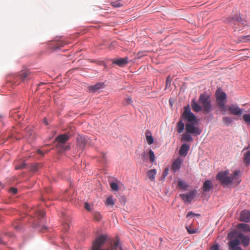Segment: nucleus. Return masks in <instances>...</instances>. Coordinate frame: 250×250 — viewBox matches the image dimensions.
<instances>
[{"label": "nucleus", "instance_id": "obj_6", "mask_svg": "<svg viewBox=\"0 0 250 250\" xmlns=\"http://www.w3.org/2000/svg\"><path fill=\"white\" fill-rule=\"evenodd\" d=\"M246 21L242 19V18L239 15H234L231 20L229 21V23L231 25H235L238 24V25H242L243 27L246 25Z\"/></svg>", "mask_w": 250, "mask_h": 250}, {"label": "nucleus", "instance_id": "obj_52", "mask_svg": "<svg viewBox=\"0 0 250 250\" xmlns=\"http://www.w3.org/2000/svg\"><path fill=\"white\" fill-rule=\"evenodd\" d=\"M60 46H61V43H59L58 45L57 46H55L54 47H53L52 49L54 50H56L59 48H60Z\"/></svg>", "mask_w": 250, "mask_h": 250}, {"label": "nucleus", "instance_id": "obj_28", "mask_svg": "<svg viewBox=\"0 0 250 250\" xmlns=\"http://www.w3.org/2000/svg\"><path fill=\"white\" fill-rule=\"evenodd\" d=\"M73 132L72 130L71 131H66L63 133V144L68 140L69 138L73 135Z\"/></svg>", "mask_w": 250, "mask_h": 250}, {"label": "nucleus", "instance_id": "obj_24", "mask_svg": "<svg viewBox=\"0 0 250 250\" xmlns=\"http://www.w3.org/2000/svg\"><path fill=\"white\" fill-rule=\"evenodd\" d=\"M238 229L245 232L250 231V226L244 223L239 224L238 225Z\"/></svg>", "mask_w": 250, "mask_h": 250}, {"label": "nucleus", "instance_id": "obj_4", "mask_svg": "<svg viewBox=\"0 0 250 250\" xmlns=\"http://www.w3.org/2000/svg\"><path fill=\"white\" fill-rule=\"evenodd\" d=\"M184 120L187 121L188 123L192 122H197L195 116L191 112L189 105L184 107V112L182 114L181 117Z\"/></svg>", "mask_w": 250, "mask_h": 250}, {"label": "nucleus", "instance_id": "obj_55", "mask_svg": "<svg viewBox=\"0 0 250 250\" xmlns=\"http://www.w3.org/2000/svg\"><path fill=\"white\" fill-rule=\"evenodd\" d=\"M44 123H45V124L46 125H48V123L47 122V121H46V119H44Z\"/></svg>", "mask_w": 250, "mask_h": 250}, {"label": "nucleus", "instance_id": "obj_36", "mask_svg": "<svg viewBox=\"0 0 250 250\" xmlns=\"http://www.w3.org/2000/svg\"><path fill=\"white\" fill-rule=\"evenodd\" d=\"M223 122L227 125H229L232 122V119L229 117H224L223 118Z\"/></svg>", "mask_w": 250, "mask_h": 250}, {"label": "nucleus", "instance_id": "obj_31", "mask_svg": "<svg viewBox=\"0 0 250 250\" xmlns=\"http://www.w3.org/2000/svg\"><path fill=\"white\" fill-rule=\"evenodd\" d=\"M103 86V84L101 83H97L94 85L89 87V90L93 92H96L97 90L101 88Z\"/></svg>", "mask_w": 250, "mask_h": 250}, {"label": "nucleus", "instance_id": "obj_8", "mask_svg": "<svg viewBox=\"0 0 250 250\" xmlns=\"http://www.w3.org/2000/svg\"><path fill=\"white\" fill-rule=\"evenodd\" d=\"M216 98L217 104L226 102L227 95L225 92H223L220 89H218L217 90L216 92Z\"/></svg>", "mask_w": 250, "mask_h": 250}, {"label": "nucleus", "instance_id": "obj_48", "mask_svg": "<svg viewBox=\"0 0 250 250\" xmlns=\"http://www.w3.org/2000/svg\"><path fill=\"white\" fill-rule=\"evenodd\" d=\"M70 148V146L68 144H66L64 143L63 144V151L69 150Z\"/></svg>", "mask_w": 250, "mask_h": 250}, {"label": "nucleus", "instance_id": "obj_34", "mask_svg": "<svg viewBox=\"0 0 250 250\" xmlns=\"http://www.w3.org/2000/svg\"><path fill=\"white\" fill-rule=\"evenodd\" d=\"M178 186L180 188L184 190H186L188 187V185L185 182L181 180L178 181Z\"/></svg>", "mask_w": 250, "mask_h": 250}, {"label": "nucleus", "instance_id": "obj_3", "mask_svg": "<svg viewBox=\"0 0 250 250\" xmlns=\"http://www.w3.org/2000/svg\"><path fill=\"white\" fill-rule=\"evenodd\" d=\"M199 102L202 105L204 112L208 113L211 111V105L209 95L204 93L201 94L199 96Z\"/></svg>", "mask_w": 250, "mask_h": 250}, {"label": "nucleus", "instance_id": "obj_47", "mask_svg": "<svg viewBox=\"0 0 250 250\" xmlns=\"http://www.w3.org/2000/svg\"><path fill=\"white\" fill-rule=\"evenodd\" d=\"M10 192L13 194H15L17 192V189L15 188H11L9 190Z\"/></svg>", "mask_w": 250, "mask_h": 250}, {"label": "nucleus", "instance_id": "obj_15", "mask_svg": "<svg viewBox=\"0 0 250 250\" xmlns=\"http://www.w3.org/2000/svg\"><path fill=\"white\" fill-rule=\"evenodd\" d=\"M240 244V241L238 239L231 240L229 242V246L233 250H242L240 247L237 246Z\"/></svg>", "mask_w": 250, "mask_h": 250}, {"label": "nucleus", "instance_id": "obj_57", "mask_svg": "<svg viewBox=\"0 0 250 250\" xmlns=\"http://www.w3.org/2000/svg\"><path fill=\"white\" fill-rule=\"evenodd\" d=\"M0 243L1 244H5V243L1 240V239L0 238Z\"/></svg>", "mask_w": 250, "mask_h": 250}, {"label": "nucleus", "instance_id": "obj_40", "mask_svg": "<svg viewBox=\"0 0 250 250\" xmlns=\"http://www.w3.org/2000/svg\"><path fill=\"white\" fill-rule=\"evenodd\" d=\"M111 5L114 7H116V8H117V7H121L123 4H121L119 1H113V2H112L111 3Z\"/></svg>", "mask_w": 250, "mask_h": 250}, {"label": "nucleus", "instance_id": "obj_41", "mask_svg": "<svg viewBox=\"0 0 250 250\" xmlns=\"http://www.w3.org/2000/svg\"><path fill=\"white\" fill-rule=\"evenodd\" d=\"M171 81H172V79H171L170 76H168L167 77V81H166V88L170 86Z\"/></svg>", "mask_w": 250, "mask_h": 250}, {"label": "nucleus", "instance_id": "obj_17", "mask_svg": "<svg viewBox=\"0 0 250 250\" xmlns=\"http://www.w3.org/2000/svg\"><path fill=\"white\" fill-rule=\"evenodd\" d=\"M182 160L180 158H177L172 164L171 169L173 171L178 170L181 167Z\"/></svg>", "mask_w": 250, "mask_h": 250}, {"label": "nucleus", "instance_id": "obj_16", "mask_svg": "<svg viewBox=\"0 0 250 250\" xmlns=\"http://www.w3.org/2000/svg\"><path fill=\"white\" fill-rule=\"evenodd\" d=\"M213 184L211 181L208 180H206L204 182L202 189L204 191L207 192H208L211 189L213 188Z\"/></svg>", "mask_w": 250, "mask_h": 250}, {"label": "nucleus", "instance_id": "obj_25", "mask_svg": "<svg viewBox=\"0 0 250 250\" xmlns=\"http://www.w3.org/2000/svg\"><path fill=\"white\" fill-rule=\"evenodd\" d=\"M192 141V137L191 135L187 133H184L181 138L182 142H190Z\"/></svg>", "mask_w": 250, "mask_h": 250}, {"label": "nucleus", "instance_id": "obj_12", "mask_svg": "<svg viewBox=\"0 0 250 250\" xmlns=\"http://www.w3.org/2000/svg\"><path fill=\"white\" fill-rule=\"evenodd\" d=\"M241 221L245 222H250V211L248 210H244L241 211L240 215Z\"/></svg>", "mask_w": 250, "mask_h": 250}, {"label": "nucleus", "instance_id": "obj_46", "mask_svg": "<svg viewBox=\"0 0 250 250\" xmlns=\"http://www.w3.org/2000/svg\"><path fill=\"white\" fill-rule=\"evenodd\" d=\"M186 228L187 229V231L190 234H193L196 232V231L194 229L191 228V227H187Z\"/></svg>", "mask_w": 250, "mask_h": 250}, {"label": "nucleus", "instance_id": "obj_38", "mask_svg": "<svg viewBox=\"0 0 250 250\" xmlns=\"http://www.w3.org/2000/svg\"><path fill=\"white\" fill-rule=\"evenodd\" d=\"M148 153H149V155L150 161L151 162L153 163L155 160L154 153L151 149H150L149 150Z\"/></svg>", "mask_w": 250, "mask_h": 250}, {"label": "nucleus", "instance_id": "obj_56", "mask_svg": "<svg viewBox=\"0 0 250 250\" xmlns=\"http://www.w3.org/2000/svg\"><path fill=\"white\" fill-rule=\"evenodd\" d=\"M14 227L16 229H19V226L18 225H14Z\"/></svg>", "mask_w": 250, "mask_h": 250}, {"label": "nucleus", "instance_id": "obj_10", "mask_svg": "<svg viewBox=\"0 0 250 250\" xmlns=\"http://www.w3.org/2000/svg\"><path fill=\"white\" fill-rule=\"evenodd\" d=\"M228 110L231 114L234 115H241L243 113V110L236 104H233L229 106Z\"/></svg>", "mask_w": 250, "mask_h": 250}, {"label": "nucleus", "instance_id": "obj_37", "mask_svg": "<svg viewBox=\"0 0 250 250\" xmlns=\"http://www.w3.org/2000/svg\"><path fill=\"white\" fill-rule=\"evenodd\" d=\"M110 187L113 191H117L119 190L118 185L116 183L112 182L110 183Z\"/></svg>", "mask_w": 250, "mask_h": 250}, {"label": "nucleus", "instance_id": "obj_9", "mask_svg": "<svg viewBox=\"0 0 250 250\" xmlns=\"http://www.w3.org/2000/svg\"><path fill=\"white\" fill-rule=\"evenodd\" d=\"M196 195V192L192 191L188 194H181L180 197L185 202L190 203Z\"/></svg>", "mask_w": 250, "mask_h": 250}, {"label": "nucleus", "instance_id": "obj_2", "mask_svg": "<svg viewBox=\"0 0 250 250\" xmlns=\"http://www.w3.org/2000/svg\"><path fill=\"white\" fill-rule=\"evenodd\" d=\"M106 240V235H102L97 237L93 241L91 250H123L118 239L110 246L105 247L104 244Z\"/></svg>", "mask_w": 250, "mask_h": 250}, {"label": "nucleus", "instance_id": "obj_50", "mask_svg": "<svg viewBox=\"0 0 250 250\" xmlns=\"http://www.w3.org/2000/svg\"><path fill=\"white\" fill-rule=\"evenodd\" d=\"M168 168H166L163 172V176L164 177H166V176H167V175L168 174Z\"/></svg>", "mask_w": 250, "mask_h": 250}, {"label": "nucleus", "instance_id": "obj_14", "mask_svg": "<svg viewBox=\"0 0 250 250\" xmlns=\"http://www.w3.org/2000/svg\"><path fill=\"white\" fill-rule=\"evenodd\" d=\"M189 148H190V146L188 144H183L181 146L180 148V150H179V155L181 156H186L188 153Z\"/></svg>", "mask_w": 250, "mask_h": 250}, {"label": "nucleus", "instance_id": "obj_32", "mask_svg": "<svg viewBox=\"0 0 250 250\" xmlns=\"http://www.w3.org/2000/svg\"><path fill=\"white\" fill-rule=\"evenodd\" d=\"M185 127V124L181 121H179L177 123V128H178V132L179 133H181L183 132Z\"/></svg>", "mask_w": 250, "mask_h": 250}, {"label": "nucleus", "instance_id": "obj_11", "mask_svg": "<svg viewBox=\"0 0 250 250\" xmlns=\"http://www.w3.org/2000/svg\"><path fill=\"white\" fill-rule=\"evenodd\" d=\"M128 58L127 57L114 59L112 60V62L113 64H117L120 67L125 66L128 63Z\"/></svg>", "mask_w": 250, "mask_h": 250}, {"label": "nucleus", "instance_id": "obj_35", "mask_svg": "<svg viewBox=\"0 0 250 250\" xmlns=\"http://www.w3.org/2000/svg\"><path fill=\"white\" fill-rule=\"evenodd\" d=\"M105 204L107 206H113L114 205V201L111 196H109L107 198Z\"/></svg>", "mask_w": 250, "mask_h": 250}, {"label": "nucleus", "instance_id": "obj_23", "mask_svg": "<svg viewBox=\"0 0 250 250\" xmlns=\"http://www.w3.org/2000/svg\"><path fill=\"white\" fill-rule=\"evenodd\" d=\"M146 137L148 145H151L153 143V138L152 136L151 132L149 130H146Z\"/></svg>", "mask_w": 250, "mask_h": 250}, {"label": "nucleus", "instance_id": "obj_29", "mask_svg": "<svg viewBox=\"0 0 250 250\" xmlns=\"http://www.w3.org/2000/svg\"><path fill=\"white\" fill-rule=\"evenodd\" d=\"M42 167L40 163L32 164L31 166V170L33 172H37Z\"/></svg>", "mask_w": 250, "mask_h": 250}, {"label": "nucleus", "instance_id": "obj_19", "mask_svg": "<svg viewBox=\"0 0 250 250\" xmlns=\"http://www.w3.org/2000/svg\"><path fill=\"white\" fill-rule=\"evenodd\" d=\"M238 237L241 240V242L244 246L247 247L248 246L250 242L249 237L244 236L243 234L240 233L238 235Z\"/></svg>", "mask_w": 250, "mask_h": 250}, {"label": "nucleus", "instance_id": "obj_53", "mask_svg": "<svg viewBox=\"0 0 250 250\" xmlns=\"http://www.w3.org/2000/svg\"><path fill=\"white\" fill-rule=\"evenodd\" d=\"M37 152L39 154L41 155L42 156H43V154H44V153L43 152V151L42 150H40V149L38 150Z\"/></svg>", "mask_w": 250, "mask_h": 250}, {"label": "nucleus", "instance_id": "obj_7", "mask_svg": "<svg viewBox=\"0 0 250 250\" xmlns=\"http://www.w3.org/2000/svg\"><path fill=\"white\" fill-rule=\"evenodd\" d=\"M77 146L81 150H83L86 145L89 143V139L84 136L79 135L77 137Z\"/></svg>", "mask_w": 250, "mask_h": 250}, {"label": "nucleus", "instance_id": "obj_1", "mask_svg": "<svg viewBox=\"0 0 250 250\" xmlns=\"http://www.w3.org/2000/svg\"><path fill=\"white\" fill-rule=\"evenodd\" d=\"M240 172L239 170H236L229 176L228 171H221L217 174L216 179L223 186H237L241 181Z\"/></svg>", "mask_w": 250, "mask_h": 250}, {"label": "nucleus", "instance_id": "obj_54", "mask_svg": "<svg viewBox=\"0 0 250 250\" xmlns=\"http://www.w3.org/2000/svg\"><path fill=\"white\" fill-rule=\"evenodd\" d=\"M232 235H233V234L231 233H230L228 234V237L229 238V239H232Z\"/></svg>", "mask_w": 250, "mask_h": 250}, {"label": "nucleus", "instance_id": "obj_21", "mask_svg": "<svg viewBox=\"0 0 250 250\" xmlns=\"http://www.w3.org/2000/svg\"><path fill=\"white\" fill-rule=\"evenodd\" d=\"M30 75V72L29 70H22L20 72L19 76L22 80H24L26 79H28Z\"/></svg>", "mask_w": 250, "mask_h": 250}, {"label": "nucleus", "instance_id": "obj_30", "mask_svg": "<svg viewBox=\"0 0 250 250\" xmlns=\"http://www.w3.org/2000/svg\"><path fill=\"white\" fill-rule=\"evenodd\" d=\"M243 160L245 163L247 165L249 164L250 162V151L246 152L244 155Z\"/></svg>", "mask_w": 250, "mask_h": 250}, {"label": "nucleus", "instance_id": "obj_18", "mask_svg": "<svg viewBox=\"0 0 250 250\" xmlns=\"http://www.w3.org/2000/svg\"><path fill=\"white\" fill-rule=\"evenodd\" d=\"M63 220V232L67 231L69 230L71 225V220L70 218H65Z\"/></svg>", "mask_w": 250, "mask_h": 250}, {"label": "nucleus", "instance_id": "obj_27", "mask_svg": "<svg viewBox=\"0 0 250 250\" xmlns=\"http://www.w3.org/2000/svg\"><path fill=\"white\" fill-rule=\"evenodd\" d=\"M26 164L22 160H20L15 164V169H23L25 167Z\"/></svg>", "mask_w": 250, "mask_h": 250}, {"label": "nucleus", "instance_id": "obj_22", "mask_svg": "<svg viewBox=\"0 0 250 250\" xmlns=\"http://www.w3.org/2000/svg\"><path fill=\"white\" fill-rule=\"evenodd\" d=\"M250 42V35L241 36L238 38L237 43H245Z\"/></svg>", "mask_w": 250, "mask_h": 250}, {"label": "nucleus", "instance_id": "obj_42", "mask_svg": "<svg viewBox=\"0 0 250 250\" xmlns=\"http://www.w3.org/2000/svg\"><path fill=\"white\" fill-rule=\"evenodd\" d=\"M125 104H132V100L131 98L128 96V97L125 98Z\"/></svg>", "mask_w": 250, "mask_h": 250}, {"label": "nucleus", "instance_id": "obj_51", "mask_svg": "<svg viewBox=\"0 0 250 250\" xmlns=\"http://www.w3.org/2000/svg\"><path fill=\"white\" fill-rule=\"evenodd\" d=\"M211 249V250H219V247L217 245H213Z\"/></svg>", "mask_w": 250, "mask_h": 250}, {"label": "nucleus", "instance_id": "obj_33", "mask_svg": "<svg viewBox=\"0 0 250 250\" xmlns=\"http://www.w3.org/2000/svg\"><path fill=\"white\" fill-rule=\"evenodd\" d=\"M225 104H226V103H222V104L220 103L219 104H217L218 105V107L219 108V109H220L221 112L223 114L225 113L227 110V107L225 105Z\"/></svg>", "mask_w": 250, "mask_h": 250}, {"label": "nucleus", "instance_id": "obj_44", "mask_svg": "<svg viewBox=\"0 0 250 250\" xmlns=\"http://www.w3.org/2000/svg\"><path fill=\"white\" fill-rule=\"evenodd\" d=\"M191 216H200V214L193 213L192 211H189L187 215V217H189Z\"/></svg>", "mask_w": 250, "mask_h": 250}, {"label": "nucleus", "instance_id": "obj_26", "mask_svg": "<svg viewBox=\"0 0 250 250\" xmlns=\"http://www.w3.org/2000/svg\"><path fill=\"white\" fill-rule=\"evenodd\" d=\"M156 170L153 169L148 171L147 174L148 178L152 181H153L155 178V175L156 174Z\"/></svg>", "mask_w": 250, "mask_h": 250}, {"label": "nucleus", "instance_id": "obj_45", "mask_svg": "<svg viewBox=\"0 0 250 250\" xmlns=\"http://www.w3.org/2000/svg\"><path fill=\"white\" fill-rule=\"evenodd\" d=\"M94 216L95 219H96L98 221H100L102 218L101 214L98 212L94 213Z\"/></svg>", "mask_w": 250, "mask_h": 250}, {"label": "nucleus", "instance_id": "obj_5", "mask_svg": "<svg viewBox=\"0 0 250 250\" xmlns=\"http://www.w3.org/2000/svg\"><path fill=\"white\" fill-rule=\"evenodd\" d=\"M195 123V122L187 123L185 125V126L187 133L191 134L193 135L196 136L201 133L202 130L200 129L198 126H196L194 124Z\"/></svg>", "mask_w": 250, "mask_h": 250}, {"label": "nucleus", "instance_id": "obj_13", "mask_svg": "<svg viewBox=\"0 0 250 250\" xmlns=\"http://www.w3.org/2000/svg\"><path fill=\"white\" fill-rule=\"evenodd\" d=\"M56 140L58 142V144L56 145L57 151H58V154L61 155L62 149V134H61L58 136Z\"/></svg>", "mask_w": 250, "mask_h": 250}, {"label": "nucleus", "instance_id": "obj_43", "mask_svg": "<svg viewBox=\"0 0 250 250\" xmlns=\"http://www.w3.org/2000/svg\"><path fill=\"white\" fill-rule=\"evenodd\" d=\"M37 214V215L40 218H43L45 215L44 212L41 210L38 211Z\"/></svg>", "mask_w": 250, "mask_h": 250}, {"label": "nucleus", "instance_id": "obj_49", "mask_svg": "<svg viewBox=\"0 0 250 250\" xmlns=\"http://www.w3.org/2000/svg\"><path fill=\"white\" fill-rule=\"evenodd\" d=\"M84 208L88 211L91 210L90 206L89 204L87 202L85 203V204H84Z\"/></svg>", "mask_w": 250, "mask_h": 250}, {"label": "nucleus", "instance_id": "obj_39", "mask_svg": "<svg viewBox=\"0 0 250 250\" xmlns=\"http://www.w3.org/2000/svg\"><path fill=\"white\" fill-rule=\"evenodd\" d=\"M243 118L244 121L250 124V114H245L243 116Z\"/></svg>", "mask_w": 250, "mask_h": 250}, {"label": "nucleus", "instance_id": "obj_20", "mask_svg": "<svg viewBox=\"0 0 250 250\" xmlns=\"http://www.w3.org/2000/svg\"><path fill=\"white\" fill-rule=\"evenodd\" d=\"M191 105L192 109L195 112H199L202 110V106L194 99L192 101Z\"/></svg>", "mask_w": 250, "mask_h": 250}]
</instances>
